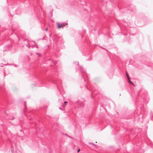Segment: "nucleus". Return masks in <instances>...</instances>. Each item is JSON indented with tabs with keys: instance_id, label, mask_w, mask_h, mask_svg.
I'll return each instance as SVG.
<instances>
[{
	"instance_id": "f257e3e1",
	"label": "nucleus",
	"mask_w": 153,
	"mask_h": 153,
	"mask_svg": "<svg viewBox=\"0 0 153 153\" xmlns=\"http://www.w3.org/2000/svg\"><path fill=\"white\" fill-rule=\"evenodd\" d=\"M56 24L57 25V28L59 29L66 26L68 24V23L65 22L59 23L58 22H57L56 23Z\"/></svg>"
},
{
	"instance_id": "f03ea898",
	"label": "nucleus",
	"mask_w": 153,
	"mask_h": 153,
	"mask_svg": "<svg viewBox=\"0 0 153 153\" xmlns=\"http://www.w3.org/2000/svg\"><path fill=\"white\" fill-rule=\"evenodd\" d=\"M11 150L12 153H13L14 152V149L13 148V145L11 144Z\"/></svg>"
},
{
	"instance_id": "7ed1b4c3",
	"label": "nucleus",
	"mask_w": 153,
	"mask_h": 153,
	"mask_svg": "<svg viewBox=\"0 0 153 153\" xmlns=\"http://www.w3.org/2000/svg\"><path fill=\"white\" fill-rule=\"evenodd\" d=\"M16 153H22L19 150H17L16 151Z\"/></svg>"
},
{
	"instance_id": "20e7f679",
	"label": "nucleus",
	"mask_w": 153,
	"mask_h": 153,
	"mask_svg": "<svg viewBox=\"0 0 153 153\" xmlns=\"http://www.w3.org/2000/svg\"><path fill=\"white\" fill-rule=\"evenodd\" d=\"M128 81H129V82L130 83H131V84H132L134 86V85L133 84V83L132 82H131V81H130V79H129H129H128Z\"/></svg>"
},
{
	"instance_id": "39448f33",
	"label": "nucleus",
	"mask_w": 153,
	"mask_h": 153,
	"mask_svg": "<svg viewBox=\"0 0 153 153\" xmlns=\"http://www.w3.org/2000/svg\"><path fill=\"white\" fill-rule=\"evenodd\" d=\"M53 63L54 65H55L57 63V62L56 61H53Z\"/></svg>"
},
{
	"instance_id": "423d86ee",
	"label": "nucleus",
	"mask_w": 153,
	"mask_h": 153,
	"mask_svg": "<svg viewBox=\"0 0 153 153\" xmlns=\"http://www.w3.org/2000/svg\"><path fill=\"white\" fill-rule=\"evenodd\" d=\"M126 75L127 77V78L128 79H129V77L128 75V74L127 73H126Z\"/></svg>"
},
{
	"instance_id": "0eeeda50",
	"label": "nucleus",
	"mask_w": 153,
	"mask_h": 153,
	"mask_svg": "<svg viewBox=\"0 0 153 153\" xmlns=\"http://www.w3.org/2000/svg\"><path fill=\"white\" fill-rule=\"evenodd\" d=\"M36 54L38 55L39 56V57L40 56H41V54H40L39 53H36Z\"/></svg>"
},
{
	"instance_id": "6e6552de",
	"label": "nucleus",
	"mask_w": 153,
	"mask_h": 153,
	"mask_svg": "<svg viewBox=\"0 0 153 153\" xmlns=\"http://www.w3.org/2000/svg\"><path fill=\"white\" fill-rule=\"evenodd\" d=\"M67 103H68V102L67 101H65L64 102V103H65V105H66Z\"/></svg>"
},
{
	"instance_id": "1a4fd4ad",
	"label": "nucleus",
	"mask_w": 153,
	"mask_h": 153,
	"mask_svg": "<svg viewBox=\"0 0 153 153\" xmlns=\"http://www.w3.org/2000/svg\"><path fill=\"white\" fill-rule=\"evenodd\" d=\"M80 151V149H78V150H77V152H79Z\"/></svg>"
},
{
	"instance_id": "9d476101",
	"label": "nucleus",
	"mask_w": 153,
	"mask_h": 153,
	"mask_svg": "<svg viewBox=\"0 0 153 153\" xmlns=\"http://www.w3.org/2000/svg\"><path fill=\"white\" fill-rule=\"evenodd\" d=\"M53 11V10H52V11H51V16H52V12Z\"/></svg>"
},
{
	"instance_id": "9b49d317",
	"label": "nucleus",
	"mask_w": 153,
	"mask_h": 153,
	"mask_svg": "<svg viewBox=\"0 0 153 153\" xmlns=\"http://www.w3.org/2000/svg\"><path fill=\"white\" fill-rule=\"evenodd\" d=\"M59 82V81H56V83L57 84H58V83Z\"/></svg>"
},
{
	"instance_id": "f8f14e48",
	"label": "nucleus",
	"mask_w": 153,
	"mask_h": 153,
	"mask_svg": "<svg viewBox=\"0 0 153 153\" xmlns=\"http://www.w3.org/2000/svg\"><path fill=\"white\" fill-rule=\"evenodd\" d=\"M10 119H13L14 118V117H12V118H10Z\"/></svg>"
},
{
	"instance_id": "ddd939ff",
	"label": "nucleus",
	"mask_w": 153,
	"mask_h": 153,
	"mask_svg": "<svg viewBox=\"0 0 153 153\" xmlns=\"http://www.w3.org/2000/svg\"><path fill=\"white\" fill-rule=\"evenodd\" d=\"M48 28H46V29H45V31H48Z\"/></svg>"
},
{
	"instance_id": "4468645a",
	"label": "nucleus",
	"mask_w": 153,
	"mask_h": 153,
	"mask_svg": "<svg viewBox=\"0 0 153 153\" xmlns=\"http://www.w3.org/2000/svg\"><path fill=\"white\" fill-rule=\"evenodd\" d=\"M59 109H60V110H62V109H61V107H59Z\"/></svg>"
},
{
	"instance_id": "2eb2a0df",
	"label": "nucleus",
	"mask_w": 153,
	"mask_h": 153,
	"mask_svg": "<svg viewBox=\"0 0 153 153\" xmlns=\"http://www.w3.org/2000/svg\"><path fill=\"white\" fill-rule=\"evenodd\" d=\"M25 105H26V102H25Z\"/></svg>"
},
{
	"instance_id": "dca6fc26",
	"label": "nucleus",
	"mask_w": 153,
	"mask_h": 153,
	"mask_svg": "<svg viewBox=\"0 0 153 153\" xmlns=\"http://www.w3.org/2000/svg\"><path fill=\"white\" fill-rule=\"evenodd\" d=\"M34 45H36V44L35 43V42H34Z\"/></svg>"
},
{
	"instance_id": "f3484780",
	"label": "nucleus",
	"mask_w": 153,
	"mask_h": 153,
	"mask_svg": "<svg viewBox=\"0 0 153 153\" xmlns=\"http://www.w3.org/2000/svg\"><path fill=\"white\" fill-rule=\"evenodd\" d=\"M75 63H76V62H74V64H75Z\"/></svg>"
},
{
	"instance_id": "a211bd4d",
	"label": "nucleus",
	"mask_w": 153,
	"mask_h": 153,
	"mask_svg": "<svg viewBox=\"0 0 153 153\" xmlns=\"http://www.w3.org/2000/svg\"><path fill=\"white\" fill-rule=\"evenodd\" d=\"M67 136H68V137H69L70 138H71L70 137H69V136H68V135H67Z\"/></svg>"
},
{
	"instance_id": "6ab92c4d",
	"label": "nucleus",
	"mask_w": 153,
	"mask_h": 153,
	"mask_svg": "<svg viewBox=\"0 0 153 153\" xmlns=\"http://www.w3.org/2000/svg\"><path fill=\"white\" fill-rule=\"evenodd\" d=\"M95 143H97V141H96V142H95Z\"/></svg>"
},
{
	"instance_id": "aec40b11",
	"label": "nucleus",
	"mask_w": 153,
	"mask_h": 153,
	"mask_svg": "<svg viewBox=\"0 0 153 153\" xmlns=\"http://www.w3.org/2000/svg\"><path fill=\"white\" fill-rule=\"evenodd\" d=\"M27 47H28V48H29V46H27Z\"/></svg>"
},
{
	"instance_id": "412c9836",
	"label": "nucleus",
	"mask_w": 153,
	"mask_h": 153,
	"mask_svg": "<svg viewBox=\"0 0 153 153\" xmlns=\"http://www.w3.org/2000/svg\"><path fill=\"white\" fill-rule=\"evenodd\" d=\"M3 66V65H2V66H1V67H2V66Z\"/></svg>"
},
{
	"instance_id": "4be33fe9",
	"label": "nucleus",
	"mask_w": 153,
	"mask_h": 153,
	"mask_svg": "<svg viewBox=\"0 0 153 153\" xmlns=\"http://www.w3.org/2000/svg\"><path fill=\"white\" fill-rule=\"evenodd\" d=\"M92 145H94V144H92V143H91Z\"/></svg>"
}]
</instances>
